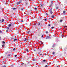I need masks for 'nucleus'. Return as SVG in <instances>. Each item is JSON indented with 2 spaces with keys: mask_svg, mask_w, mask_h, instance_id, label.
<instances>
[{
  "mask_svg": "<svg viewBox=\"0 0 67 67\" xmlns=\"http://www.w3.org/2000/svg\"><path fill=\"white\" fill-rule=\"evenodd\" d=\"M61 19H62L60 20V22H62V21H63V20L64 19V18L63 17Z\"/></svg>",
  "mask_w": 67,
  "mask_h": 67,
  "instance_id": "1",
  "label": "nucleus"
},
{
  "mask_svg": "<svg viewBox=\"0 0 67 67\" xmlns=\"http://www.w3.org/2000/svg\"><path fill=\"white\" fill-rule=\"evenodd\" d=\"M21 3V1H20L19 2H17V4H19Z\"/></svg>",
  "mask_w": 67,
  "mask_h": 67,
  "instance_id": "2",
  "label": "nucleus"
},
{
  "mask_svg": "<svg viewBox=\"0 0 67 67\" xmlns=\"http://www.w3.org/2000/svg\"><path fill=\"white\" fill-rule=\"evenodd\" d=\"M24 9V8H23V7H22L21 8V11H23Z\"/></svg>",
  "mask_w": 67,
  "mask_h": 67,
  "instance_id": "3",
  "label": "nucleus"
},
{
  "mask_svg": "<svg viewBox=\"0 0 67 67\" xmlns=\"http://www.w3.org/2000/svg\"><path fill=\"white\" fill-rule=\"evenodd\" d=\"M51 5H53V1H51Z\"/></svg>",
  "mask_w": 67,
  "mask_h": 67,
  "instance_id": "4",
  "label": "nucleus"
},
{
  "mask_svg": "<svg viewBox=\"0 0 67 67\" xmlns=\"http://www.w3.org/2000/svg\"><path fill=\"white\" fill-rule=\"evenodd\" d=\"M17 40V39H15L13 40V41H14V42H15V41H16Z\"/></svg>",
  "mask_w": 67,
  "mask_h": 67,
  "instance_id": "5",
  "label": "nucleus"
},
{
  "mask_svg": "<svg viewBox=\"0 0 67 67\" xmlns=\"http://www.w3.org/2000/svg\"><path fill=\"white\" fill-rule=\"evenodd\" d=\"M12 24H10L9 25V27H10L11 26V25Z\"/></svg>",
  "mask_w": 67,
  "mask_h": 67,
  "instance_id": "6",
  "label": "nucleus"
},
{
  "mask_svg": "<svg viewBox=\"0 0 67 67\" xmlns=\"http://www.w3.org/2000/svg\"><path fill=\"white\" fill-rule=\"evenodd\" d=\"M47 38H49V36H47V38H46V39H47Z\"/></svg>",
  "mask_w": 67,
  "mask_h": 67,
  "instance_id": "7",
  "label": "nucleus"
},
{
  "mask_svg": "<svg viewBox=\"0 0 67 67\" xmlns=\"http://www.w3.org/2000/svg\"><path fill=\"white\" fill-rule=\"evenodd\" d=\"M40 23H38L37 24L38 25V26L40 25Z\"/></svg>",
  "mask_w": 67,
  "mask_h": 67,
  "instance_id": "8",
  "label": "nucleus"
},
{
  "mask_svg": "<svg viewBox=\"0 0 67 67\" xmlns=\"http://www.w3.org/2000/svg\"><path fill=\"white\" fill-rule=\"evenodd\" d=\"M52 18H54L55 17H54V15H52Z\"/></svg>",
  "mask_w": 67,
  "mask_h": 67,
  "instance_id": "9",
  "label": "nucleus"
},
{
  "mask_svg": "<svg viewBox=\"0 0 67 67\" xmlns=\"http://www.w3.org/2000/svg\"><path fill=\"white\" fill-rule=\"evenodd\" d=\"M26 51L27 52H29V50H28V49H26Z\"/></svg>",
  "mask_w": 67,
  "mask_h": 67,
  "instance_id": "10",
  "label": "nucleus"
},
{
  "mask_svg": "<svg viewBox=\"0 0 67 67\" xmlns=\"http://www.w3.org/2000/svg\"><path fill=\"white\" fill-rule=\"evenodd\" d=\"M13 10H15L16 9V8H13Z\"/></svg>",
  "mask_w": 67,
  "mask_h": 67,
  "instance_id": "11",
  "label": "nucleus"
},
{
  "mask_svg": "<svg viewBox=\"0 0 67 67\" xmlns=\"http://www.w3.org/2000/svg\"><path fill=\"white\" fill-rule=\"evenodd\" d=\"M26 41V38H25V40H24V42H25Z\"/></svg>",
  "mask_w": 67,
  "mask_h": 67,
  "instance_id": "12",
  "label": "nucleus"
},
{
  "mask_svg": "<svg viewBox=\"0 0 67 67\" xmlns=\"http://www.w3.org/2000/svg\"><path fill=\"white\" fill-rule=\"evenodd\" d=\"M4 44H3L2 46V47H4Z\"/></svg>",
  "mask_w": 67,
  "mask_h": 67,
  "instance_id": "13",
  "label": "nucleus"
},
{
  "mask_svg": "<svg viewBox=\"0 0 67 67\" xmlns=\"http://www.w3.org/2000/svg\"><path fill=\"white\" fill-rule=\"evenodd\" d=\"M33 60L34 61H35V60H36L35 59H33Z\"/></svg>",
  "mask_w": 67,
  "mask_h": 67,
  "instance_id": "14",
  "label": "nucleus"
},
{
  "mask_svg": "<svg viewBox=\"0 0 67 67\" xmlns=\"http://www.w3.org/2000/svg\"><path fill=\"white\" fill-rule=\"evenodd\" d=\"M65 12H66L65 11H64L63 12V13H65Z\"/></svg>",
  "mask_w": 67,
  "mask_h": 67,
  "instance_id": "15",
  "label": "nucleus"
},
{
  "mask_svg": "<svg viewBox=\"0 0 67 67\" xmlns=\"http://www.w3.org/2000/svg\"><path fill=\"white\" fill-rule=\"evenodd\" d=\"M4 21V19H3L2 20V22H3V21Z\"/></svg>",
  "mask_w": 67,
  "mask_h": 67,
  "instance_id": "16",
  "label": "nucleus"
},
{
  "mask_svg": "<svg viewBox=\"0 0 67 67\" xmlns=\"http://www.w3.org/2000/svg\"><path fill=\"white\" fill-rule=\"evenodd\" d=\"M43 36H44V35H42V37H43Z\"/></svg>",
  "mask_w": 67,
  "mask_h": 67,
  "instance_id": "17",
  "label": "nucleus"
},
{
  "mask_svg": "<svg viewBox=\"0 0 67 67\" xmlns=\"http://www.w3.org/2000/svg\"><path fill=\"white\" fill-rule=\"evenodd\" d=\"M54 54H55V52H53V53H52V54H53V55H54Z\"/></svg>",
  "mask_w": 67,
  "mask_h": 67,
  "instance_id": "18",
  "label": "nucleus"
},
{
  "mask_svg": "<svg viewBox=\"0 0 67 67\" xmlns=\"http://www.w3.org/2000/svg\"><path fill=\"white\" fill-rule=\"evenodd\" d=\"M50 13H51V14H52V13H53V12H50Z\"/></svg>",
  "mask_w": 67,
  "mask_h": 67,
  "instance_id": "19",
  "label": "nucleus"
},
{
  "mask_svg": "<svg viewBox=\"0 0 67 67\" xmlns=\"http://www.w3.org/2000/svg\"><path fill=\"white\" fill-rule=\"evenodd\" d=\"M9 31V30H7L6 31L7 32H8Z\"/></svg>",
  "mask_w": 67,
  "mask_h": 67,
  "instance_id": "20",
  "label": "nucleus"
},
{
  "mask_svg": "<svg viewBox=\"0 0 67 67\" xmlns=\"http://www.w3.org/2000/svg\"><path fill=\"white\" fill-rule=\"evenodd\" d=\"M3 44H5V42L4 41H3Z\"/></svg>",
  "mask_w": 67,
  "mask_h": 67,
  "instance_id": "21",
  "label": "nucleus"
},
{
  "mask_svg": "<svg viewBox=\"0 0 67 67\" xmlns=\"http://www.w3.org/2000/svg\"><path fill=\"white\" fill-rule=\"evenodd\" d=\"M56 9H58V7H56Z\"/></svg>",
  "mask_w": 67,
  "mask_h": 67,
  "instance_id": "22",
  "label": "nucleus"
},
{
  "mask_svg": "<svg viewBox=\"0 0 67 67\" xmlns=\"http://www.w3.org/2000/svg\"><path fill=\"white\" fill-rule=\"evenodd\" d=\"M41 7H43V4H41Z\"/></svg>",
  "mask_w": 67,
  "mask_h": 67,
  "instance_id": "23",
  "label": "nucleus"
},
{
  "mask_svg": "<svg viewBox=\"0 0 67 67\" xmlns=\"http://www.w3.org/2000/svg\"><path fill=\"white\" fill-rule=\"evenodd\" d=\"M54 27H52L51 28L52 29H54Z\"/></svg>",
  "mask_w": 67,
  "mask_h": 67,
  "instance_id": "24",
  "label": "nucleus"
},
{
  "mask_svg": "<svg viewBox=\"0 0 67 67\" xmlns=\"http://www.w3.org/2000/svg\"><path fill=\"white\" fill-rule=\"evenodd\" d=\"M35 10H36L37 9V8H35Z\"/></svg>",
  "mask_w": 67,
  "mask_h": 67,
  "instance_id": "25",
  "label": "nucleus"
},
{
  "mask_svg": "<svg viewBox=\"0 0 67 67\" xmlns=\"http://www.w3.org/2000/svg\"><path fill=\"white\" fill-rule=\"evenodd\" d=\"M43 62H46V60H43Z\"/></svg>",
  "mask_w": 67,
  "mask_h": 67,
  "instance_id": "26",
  "label": "nucleus"
},
{
  "mask_svg": "<svg viewBox=\"0 0 67 67\" xmlns=\"http://www.w3.org/2000/svg\"><path fill=\"white\" fill-rule=\"evenodd\" d=\"M16 56H17V55H15V57H16Z\"/></svg>",
  "mask_w": 67,
  "mask_h": 67,
  "instance_id": "27",
  "label": "nucleus"
},
{
  "mask_svg": "<svg viewBox=\"0 0 67 67\" xmlns=\"http://www.w3.org/2000/svg\"><path fill=\"white\" fill-rule=\"evenodd\" d=\"M24 64V63H23L21 64V65H23Z\"/></svg>",
  "mask_w": 67,
  "mask_h": 67,
  "instance_id": "28",
  "label": "nucleus"
},
{
  "mask_svg": "<svg viewBox=\"0 0 67 67\" xmlns=\"http://www.w3.org/2000/svg\"><path fill=\"white\" fill-rule=\"evenodd\" d=\"M45 67H48V66L47 65H46L45 66Z\"/></svg>",
  "mask_w": 67,
  "mask_h": 67,
  "instance_id": "29",
  "label": "nucleus"
},
{
  "mask_svg": "<svg viewBox=\"0 0 67 67\" xmlns=\"http://www.w3.org/2000/svg\"><path fill=\"white\" fill-rule=\"evenodd\" d=\"M46 33L47 34V33H48V32L46 31Z\"/></svg>",
  "mask_w": 67,
  "mask_h": 67,
  "instance_id": "30",
  "label": "nucleus"
},
{
  "mask_svg": "<svg viewBox=\"0 0 67 67\" xmlns=\"http://www.w3.org/2000/svg\"><path fill=\"white\" fill-rule=\"evenodd\" d=\"M13 50H14V51H15V48H14Z\"/></svg>",
  "mask_w": 67,
  "mask_h": 67,
  "instance_id": "31",
  "label": "nucleus"
},
{
  "mask_svg": "<svg viewBox=\"0 0 67 67\" xmlns=\"http://www.w3.org/2000/svg\"><path fill=\"white\" fill-rule=\"evenodd\" d=\"M51 26V25H50V24H49L48 25V26Z\"/></svg>",
  "mask_w": 67,
  "mask_h": 67,
  "instance_id": "32",
  "label": "nucleus"
},
{
  "mask_svg": "<svg viewBox=\"0 0 67 67\" xmlns=\"http://www.w3.org/2000/svg\"><path fill=\"white\" fill-rule=\"evenodd\" d=\"M7 29H9V27H7Z\"/></svg>",
  "mask_w": 67,
  "mask_h": 67,
  "instance_id": "33",
  "label": "nucleus"
},
{
  "mask_svg": "<svg viewBox=\"0 0 67 67\" xmlns=\"http://www.w3.org/2000/svg\"><path fill=\"white\" fill-rule=\"evenodd\" d=\"M3 67H6V66H5V65H4V66H3Z\"/></svg>",
  "mask_w": 67,
  "mask_h": 67,
  "instance_id": "34",
  "label": "nucleus"
},
{
  "mask_svg": "<svg viewBox=\"0 0 67 67\" xmlns=\"http://www.w3.org/2000/svg\"><path fill=\"white\" fill-rule=\"evenodd\" d=\"M46 19H45L44 20L45 21H46Z\"/></svg>",
  "mask_w": 67,
  "mask_h": 67,
  "instance_id": "35",
  "label": "nucleus"
},
{
  "mask_svg": "<svg viewBox=\"0 0 67 67\" xmlns=\"http://www.w3.org/2000/svg\"><path fill=\"white\" fill-rule=\"evenodd\" d=\"M29 31H28L27 32V33H29Z\"/></svg>",
  "mask_w": 67,
  "mask_h": 67,
  "instance_id": "36",
  "label": "nucleus"
},
{
  "mask_svg": "<svg viewBox=\"0 0 67 67\" xmlns=\"http://www.w3.org/2000/svg\"><path fill=\"white\" fill-rule=\"evenodd\" d=\"M40 55H41H41H42V54H40Z\"/></svg>",
  "mask_w": 67,
  "mask_h": 67,
  "instance_id": "37",
  "label": "nucleus"
},
{
  "mask_svg": "<svg viewBox=\"0 0 67 67\" xmlns=\"http://www.w3.org/2000/svg\"><path fill=\"white\" fill-rule=\"evenodd\" d=\"M47 14H47V13H46V15H47Z\"/></svg>",
  "mask_w": 67,
  "mask_h": 67,
  "instance_id": "38",
  "label": "nucleus"
},
{
  "mask_svg": "<svg viewBox=\"0 0 67 67\" xmlns=\"http://www.w3.org/2000/svg\"><path fill=\"white\" fill-rule=\"evenodd\" d=\"M8 56H10V54H8Z\"/></svg>",
  "mask_w": 67,
  "mask_h": 67,
  "instance_id": "39",
  "label": "nucleus"
},
{
  "mask_svg": "<svg viewBox=\"0 0 67 67\" xmlns=\"http://www.w3.org/2000/svg\"><path fill=\"white\" fill-rule=\"evenodd\" d=\"M66 27V26H64V27Z\"/></svg>",
  "mask_w": 67,
  "mask_h": 67,
  "instance_id": "40",
  "label": "nucleus"
},
{
  "mask_svg": "<svg viewBox=\"0 0 67 67\" xmlns=\"http://www.w3.org/2000/svg\"><path fill=\"white\" fill-rule=\"evenodd\" d=\"M52 47H54V46H53Z\"/></svg>",
  "mask_w": 67,
  "mask_h": 67,
  "instance_id": "41",
  "label": "nucleus"
},
{
  "mask_svg": "<svg viewBox=\"0 0 67 67\" xmlns=\"http://www.w3.org/2000/svg\"><path fill=\"white\" fill-rule=\"evenodd\" d=\"M40 52H39V53H39V54H40Z\"/></svg>",
  "mask_w": 67,
  "mask_h": 67,
  "instance_id": "42",
  "label": "nucleus"
},
{
  "mask_svg": "<svg viewBox=\"0 0 67 67\" xmlns=\"http://www.w3.org/2000/svg\"><path fill=\"white\" fill-rule=\"evenodd\" d=\"M28 32L30 33V31H29Z\"/></svg>",
  "mask_w": 67,
  "mask_h": 67,
  "instance_id": "43",
  "label": "nucleus"
},
{
  "mask_svg": "<svg viewBox=\"0 0 67 67\" xmlns=\"http://www.w3.org/2000/svg\"><path fill=\"white\" fill-rule=\"evenodd\" d=\"M45 55H46V54H45Z\"/></svg>",
  "mask_w": 67,
  "mask_h": 67,
  "instance_id": "44",
  "label": "nucleus"
},
{
  "mask_svg": "<svg viewBox=\"0 0 67 67\" xmlns=\"http://www.w3.org/2000/svg\"><path fill=\"white\" fill-rule=\"evenodd\" d=\"M1 20H0V22H1Z\"/></svg>",
  "mask_w": 67,
  "mask_h": 67,
  "instance_id": "45",
  "label": "nucleus"
},
{
  "mask_svg": "<svg viewBox=\"0 0 67 67\" xmlns=\"http://www.w3.org/2000/svg\"><path fill=\"white\" fill-rule=\"evenodd\" d=\"M1 38V37H0V40H1L0 38Z\"/></svg>",
  "mask_w": 67,
  "mask_h": 67,
  "instance_id": "46",
  "label": "nucleus"
},
{
  "mask_svg": "<svg viewBox=\"0 0 67 67\" xmlns=\"http://www.w3.org/2000/svg\"><path fill=\"white\" fill-rule=\"evenodd\" d=\"M57 67H59V66H57Z\"/></svg>",
  "mask_w": 67,
  "mask_h": 67,
  "instance_id": "47",
  "label": "nucleus"
},
{
  "mask_svg": "<svg viewBox=\"0 0 67 67\" xmlns=\"http://www.w3.org/2000/svg\"><path fill=\"white\" fill-rule=\"evenodd\" d=\"M20 1H21V0H20Z\"/></svg>",
  "mask_w": 67,
  "mask_h": 67,
  "instance_id": "48",
  "label": "nucleus"
},
{
  "mask_svg": "<svg viewBox=\"0 0 67 67\" xmlns=\"http://www.w3.org/2000/svg\"><path fill=\"white\" fill-rule=\"evenodd\" d=\"M29 0L30 1V0Z\"/></svg>",
  "mask_w": 67,
  "mask_h": 67,
  "instance_id": "49",
  "label": "nucleus"
}]
</instances>
